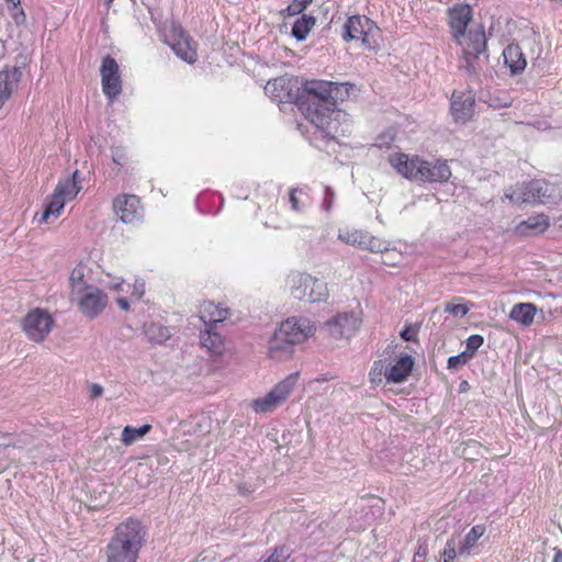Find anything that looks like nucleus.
Wrapping results in <instances>:
<instances>
[{
	"instance_id": "f257e3e1",
	"label": "nucleus",
	"mask_w": 562,
	"mask_h": 562,
	"mask_svg": "<svg viewBox=\"0 0 562 562\" xmlns=\"http://www.w3.org/2000/svg\"><path fill=\"white\" fill-rule=\"evenodd\" d=\"M316 333V325L305 317H289L276 328L268 340L267 355L274 361H285L293 357L294 347L304 344Z\"/></svg>"
},
{
	"instance_id": "f03ea898",
	"label": "nucleus",
	"mask_w": 562,
	"mask_h": 562,
	"mask_svg": "<svg viewBox=\"0 0 562 562\" xmlns=\"http://www.w3.org/2000/svg\"><path fill=\"white\" fill-rule=\"evenodd\" d=\"M471 19L472 9L469 4L459 3L448 10L451 35L467 59L477 57L486 47V36L482 26L472 27L467 32Z\"/></svg>"
},
{
	"instance_id": "7ed1b4c3",
	"label": "nucleus",
	"mask_w": 562,
	"mask_h": 562,
	"mask_svg": "<svg viewBox=\"0 0 562 562\" xmlns=\"http://www.w3.org/2000/svg\"><path fill=\"white\" fill-rule=\"evenodd\" d=\"M144 537L145 531L138 520L121 522L106 547V562H136Z\"/></svg>"
},
{
	"instance_id": "20e7f679",
	"label": "nucleus",
	"mask_w": 562,
	"mask_h": 562,
	"mask_svg": "<svg viewBox=\"0 0 562 562\" xmlns=\"http://www.w3.org/2000/svg\"><path fill=\"white\" fill-rule=\"evenodd\" d=\"M284 289L291 297L305 303H322L329 297L327 283L323 279L297 270L286 276Z\"/></svg>"
},
{
	"instance_id": "39448f33",
	"label": "nucleus",
	"mask_w": 562,
	"mask_h": 562,
	"mask_svg": "<svg viewBox=\"0 0 562 562\" xmlns=\"http://www.w3.org/2000/svg\"><path fill=\"white\" fill-rule=\"evenodd\" d=\"M414 368V359L407 353H398L375 361L369 372L372 384H398L405 382Z\"/></svg>"
},
{
	"instance_id": "423d86ee",
	"label": "nucleus",
	"mask_w": 562,
	"mask_h": 562,
	"mask_svg": "<svg viewBox=\"0 0 562 562\" xmlns=\"http://www.w3.org/2000/svg\"><path fill=\"white\" fill-rule=\"evenodd\" d=\"M303 113L324 137L336 138L350 131L349 115L334 105L321 110L314 103V108H304Z\"/></svg>"
},
{
	"instance_id": "0eeeda50",
	"label": "nucleus",
	"mask_w": 562,
	"mask_h": 562,
	"mask_svg": "<svg viewBox=\"0 0 562 562\" xmlns=\"http://www.w3.org/2000/svg\"><path fill=\"white\" fill-rule=\"evenodd\" d=\"M299 382V373H291L276 383L268 393L252 400L249 404L256 414H271L284 405L294 392Z\"/></svg>"
},
{
	"instance_id": "6e6552de",
	"label": "nucleus",
	"mask_w": 562,
	"mask_h": 562,
	"mask_svg": "<svg viewBox=\"0 0 562 562\" xmlns=\"http://www.w3.org/2000/svg\"><path fill=\"white\" fill-rule=\"evenodd\" d=\"M349 89L348 83L324 80L306 81L304 85V91L308 95L306 108H314V102L321 110H324L325 106H333L338 100L348 95Z\"/></svg>"
},
{
	"instance_id": "1a4fd4ad",
	"label": "nucleus",
	"mask_w": 562,
	"mask_h": 562,
	"mask_svg": "<svg viewBox=\"0 0 562 562\" xmlns=\"http://www.w3.org/2000/svg\"><path fill=\"white\" fill-rule=\"evenodd\" d=\"M363 323V311L360 307L339 312L324 324L326 334L334 340L348 341L357 335Z\"/></svg>"
},
{
	"instance_id": "9d476101",
	"label": "nucleus",
	"mask_w": 562,
	"mask_h": 562,
	"mask_svg": "<svg viewBox=\"0 0 562 562\" xmlns=\"http://www.w3.org/2000/svg\"><path fill=\"white\" fill-rule=\"evenodd\" d=\"M344 38L346 41L360 40L368 49H376L380 46L381 31L367 16L353 15L345 24Z\"/></svg>"
},
{
	"instance_id": "9b49d317",
	"label": "nucleus",
	"mask_w": 562,
	"mask_h": 562,
	"mask_svg": "<svg viewBox=\"0 0 562 562\" xmlns=\"http://www.w3.org/2000/svg\"><path fill=\"white\" fill-rule=\"evenodd\" d=\"M55 326L52 314L43 308H32L21 319V328L29 340L33 342L44 341Z\"/></svg>"
},
{
	"instance_id": "f8f14e48",
	"label": "nucleus",
	"mask_w": 562,
	"mask_h": 562,
	"mask_svg": "<svg viewBox=\"0 0 562 562\" xmlns=\"http://www.w3.org/2000/svg\"><path fill=\"white\" fill-rule=\"evenodd\" d=\"M70 301L86 318L93 319L104 312L109 297L103 290L91 285L70 296Z\"/></svg>"
},
{
	"instance_id": "ddd939ff",
	"label": "nucleus",
	"mask_w": 562,
	"mask_h": 562,
	"mask_svg": "<svg viewBox=\"0 0 562 562\" xmlns=\"http://www.w3.org/2000/svg\"><path fill=\"white\" fill-rule=\"evenodd\" d=\"M338 239L347 245L358 247L360 249L378 252L387 250V243L379 237L370 235L368 232L345 227L338 232Z\"/></svg>"
},
{
	"instance_id": "4468645a",
	"label": "nucleus",
	"mask_w": 562,
	"mask_h": 562,
	"mask_svg": "<svg viewBox=\"0 0 562 562\" xmlns=\"http://www.w3.org/2000/svg\"><path fill=\"white\" fill-rule=\"evenodd\" d=\"M100 75L102 91L110 101H113L122 91L119 65L114 58L110 56L103 58Z\"/></svg>"
},
{
	"instance_id": "2eb2a0df",
	"label": "nucleus",
	"mask_w": 562,
	"mask_h": 562,
	"mask_svg": "<svg viewBox=\"0 0 562 562\" xmlns=\"http://www.w3.org/2000/svg\"><path fill=\"white\" fill-rule=\"evenodd\" d=\"M166 42L170 45L175 54L187 61L193 64L196 60V50L191 43L190 37L180 26L172 25L169 33L166 34Z\"/></svg>"
},
{
	"instance_id": "dca6fc26",
	"label": "nucleus",
	"mask_w": 562,
	"mask_h": 562,
	"mask_svg": "<svg viewBox=\"0 0 562 562\" xmlns=\"http://www.w3.org/2000/svg\"><path fill=\"white\" fill-rule=\"evenodd\" d=\"M113 210L115 215L126 224H136L143 218V210L136 195H119L113 201Z\"/></svg>"
},
{
	"instance_id": "f3484780",
	"label": "nucleus",
	"mask_w": 562,
	"mask_h": 562,
	"mask_svg": "<svg viewBox=\"0 0 562 562\" xmlns=\"http://www.w3.org/2000/svg\"><path fill=\"white\" fill-rule=\"evenodd\" d=\"M475 98L472 92L454 91L451 99V113L454 121L467 122L474 113Z\"/></svg>"
},
{
	"instance_id": "a211bd4d",
	"label": "nucleus",
	"mask_w": 562,
	"mask_h": 562,
	"mask_svg": "<svg viewBox=\"0 0 562 562\" xmlns=\"http://www.w3.org/2000/svg\"><path fill=\"white\" fill-rule=\"evenodd\" d=\"M294 86L295 81L292 78L282 76L268 81L265 91L274 101L289 102L294 98Z\"/></svg>"
},
{
	"instance_id": "6ab92c4d",
	"label": "nucleus",
	"mask_w": 562,
	"mask_h": 562,
	"mask_svg": "<svg viewBox=\"0 0 562 562\" xmlns=\"http://www.w3.org/2000/svg\"><path fill=\"white\" fill-rule=\"evenodd\" d=\"M418 158V155L395 151L390 154L387 160L397 175L412 181L415 169L417 168Z\"/></svg>"
},
{
	"instance_id": "aec40b11",
	"label": "nucleus",
	"mask_w": 562,
	"mask_h": 562,
	"mask_svg": "<svg viewBox=\"0 0 562 562\" xmlns=\"http://www.w3.org/2000/svg\"><path fill=\"white\" fill-rule=\"evenodd\" d=\"M535 191L539 195V204H558L562 202V184L544 180H535Z\"/></svg>"
},
{
	"instance_id": "412c9836",
	"label": "nucleus",
	"mask_w": 562,
	"mask_h": 562,
	"mask_svg": "<svg viewBox=\"0 0 562 562\" xmlns=\"http://www.w3.org/2000/svg\"><path fill=\"white\" fill-rule=\"evenodd\" d=\"M92 277V269L88 263L80 261L77 263L69 274V289L70 296L80 292L81 290L91 286L89 283Z\"/></svg>"
},
{
	"instance_id": "4be33fe9",
	"label": "nucleus",
	"mask_w": 562,
	"mask_h": 562,
	"mask_svg": "<svg viewBox=\"0 0 562 562\" xmlns=\"http://www.w3.org/2000/svg\"><path fill=\"white\" fill-rule=\"evenodd\" d=\"M549 225V217L543 213H539L517 224L515 233L520 236L538 235L546 232Z\"/></svg>"
},
{
	"instance_id": "5701e85b",
	"label": "nucleus",
	"mask_w": 562,
	"mask_h": 562,
	"mask_svg": "<svg viewBox=\"0 0 562 562\" xmlns=\"http://www.w3.org/2000/svg\"><path fill=\"white\" fill-rule=\"evenodd\" d=\"M228 314L227 307L212 301H204L199 307V316L204 324L221 323L227 318Z\"/></svg>"
},
{
	"instance_id": "b1692460",
	"label": "nucleus",
	"mask_w": 562,
	"mask_h": 562,
	"mask_svg": "<svg viewBox=\"0 0 562 562\" xmlns=\"http://www.w3.org/2000/svg\"><path fill=\"white\" fill-rule=\"evenodd\" d=\"M22 71L16 68H7L0 71V100L7 101L18 89Z\"/></svg>"
},
{
	"instance_id": "393cba45",
	"label": "nucleus",
	"mask_w": 562,
	"mask_h": 562,
	"mask_svg": "<svg viewBox=\"0 0 562 562\" xmlns=\"http://www.w3.org/2000/svg\"><path fill=\"white\" fill-rule=\"evenodd\" d=\"M80 190L81 184L78 180V171L76 170L70 177L59 180L53 193L68 203L76 199Z\"/></svg>"
},
{
	"instance_id": "a878e982",
	"label": "nucleus",
	"mask_w": 562,
	"mask_h": 562,
	"mask_svg": "<svg viewBox=\"0 0 562 562\" xmlns=\"http://www.w3.org/2000/svg\"><path fill=\"white\" fill-rule=\"evenodd\" d=\"M538 308L532 303H517L510 308L508 317L520 324L524 327H529L533 324Z\"/></svg>"
},
{
	"instance_id": "bb28decb",
	"label": "nucleus",
	"mask_w": 562,
	"mask_h": 562,
	"mask_svg": "<svg viewBox=\"0 0 562 562\" xmlns=\"http://www.w3.org/2000/svg\"><path fill=\"white\" fill-rule=\"evenodd\" d=\"M66 202L53 193L44 209V211L34 216V221L40 224H48L56 221L63 213Z\"/></svg>"
},
{
	"instance_id": "cd10ccee",
	"label": "nucleus",
	"mask_w": 562,
	"mask_h": 562,
	"mask_svg": "<svg viewBox=\"0 0 562 562\" xmlns=\"http://www.w3.org/2000/svg\"><path fill=\"white\" fill-rule=\"evenodd\" d=\"M427 170V183L447 182L452 176L450 166L442 159L428 160Z\"/></svg>"
},
{
	"instance_id": "c85d7f7f",
	"label": "nucleus",
	"mask_w": 562,
	"mask_h": 562,
	"mask_svg": "<svg viewBox=\"0 0 562 562\" xmlns=\"http://www.w3.org/2000/svg\"><path fill=\"white\" fill-rule=\"evenodd\" d=\"M503 57L513 74L521 72L527 66V60L518 45H508L503 52Z\"/></svg>"
},
{
	"instance_id": "c756f323",
	"label": "nucleus",
	"mask_w": 562,
	"mask_h": 562,
	"mask_svg": "<svg viewBox=\"0 0 562 562\" xmlns=\"http://www.w3.org/2000/svg\"><path fill=\"white\" fill-rule=\"evenodd\" d=\"M485 531L486 528L484 525L473 526L458 547L460 557H469L472 550L477 547V542L484 536Z\"/></svg>"
},
{
	"instance_id": "7c9ffc66",
	"label": "nucleus",
	"mask_w": 562,
	"mask_h": 562,
	"mask_svg": "<svg viewBox=\"0 0 562 562\" xmlns=\"http://www.w3.org/2000/svg\"><path fill=\"white\" fill-rule=\"evenodd\" d=\"M200 341L201 345L213 355L220 356L225 351L224 338L211 328L201 333Z\"/></svg>"
},
{
	"instance_id": "2f4dec72",
	"label": "nucleus",
	"mask_w": 562,
	"mask_h": 562,
	"mask_svg": "<svg viewBox=\"0 0 562 562\" xmlns=\"http://www.w3.org/2000/svg\"><path fill=\"white\" fill-rule=\"evenodd\" d=\"M151 429V425L145 424L138 428L125 426L122 430L121 441L124 446L128 447L136 441L142 440Z\"/></svg>"
},
{
	"instance_id": "473e14b6",
	"label": "nucleus",
	"mask_w": 562,
	"mask_h": 562,
	"mask_svg": "<svg viewBox=\"0 0 562 562\" xmlns=\"http://www.w3.org/2000/svg\"><path fill=\"white\" fill-rule=\"evenodd\" d=\"M145 334L150 341L162 344L172 336V330L161 324H150L146 327Z\"/></svg>"
},
{
	"instance_id": "72a5a7b5",
	"label": "nucleus",
	"mask_w": 562,
	"mask_h": 562,
	"mask_svg": "<svg viewBox=\"0 0 562 562\" xmlns=\"http://www.w3.org/2000/svg\"><path fill=\"white\" fill-rule=\"evenodd\" d=\"M315 25V18L308 15H302L297 19L292 27V35L297 41L306 40L308 33Z\"/></svg>"
},
{
	"instance_id": "f704fd0d",
	"label": "nucleus",
	"mask_w": 562,
	"mask_h": 562,
	"mask_svg": "<svg viewBox=\"0 0 562 562\" xmlns=\"http://www.w3.org/2000/svg\"><path fill=\"white\" fill-rule=\"evenodd\" d=\"M525 190V183H517L515 186H512L505 190V199H507L512 204L515 205L526 204Z\"/></svg>"
},
{
	"instance_id": "c9c22d12",
	"label": "nucleus",
	"mask_w": 562,
	"mask_h": 562,
	"mask_svg": "<svg viewBox=\"0 0 562 562\" xmlns=\"http://www.w3.org/2000/svg\"><path fill=\"white\" fill-rule=\"evenodd\" d=\"M382 257V262L386 266L395 267L401 263L403 256L401 252L396 251L394 248H390L387 246V250L380 251Z\"/></svg>"
},
{
	"instance_id": "e433bc0d",
	"label": "nucleus",
	"mask_w": 562,
	"mask_h": 562,
	"mask_svg": "<svg viewBox=\"0 0 562 562\" xmlns=\"http://www.w3.org/2000/svg\"><path fill=\"white\" fill-rule=\"evenodd\" d=\"M146 292V282L142 278H136L132 284L131 302L140 301Z\"/></svg>"
},
{
	"instance_id": "4c0bfd02",
	"label": "nucleus",
	"mask_w": 562,
	"mask_h": 562,
	"mask_svg": "<svg viewBox=\"0 0 562 562\" xmlns=\"http://www.w3.org/2000/svg\"><path fill=\"white\" fill-rule=\"evenodd\" d=\"M427 167H428V160H426L419 156L418 162H417V168L415 169L412 181L427 182V172H428Z\"/></svg>"
},
{
	"instance_id": "58836bf2",
	"label": "nucleus",
	"mask_w": 562,
	"mask_h": 562,
	"mask_svg": "<svg viewBox=\"0 0 562 562\" xmlns=\"http://www.w3.org/2000/svg\"><path fill=\"white\" fill-rule=\"evenodd\" d=\"M471 352L463 351L457 356H452L448 359V368L449 369H458L464 364H467L471 360Z\"/></svg>"
},
{
	"instance_id": "ea45409f",
	"label": "nucleus",
	"mask_w": 562,
	"mask_h": 562,
	"mask_svg": "<svg viewBox=\"0 0 562 562\" xmlns=\"http://www.w3.org/2000/svg\"><path fill=\"white\" fill-rule=\"evenodd\" d=\"M458 557H460V554L458 553V548L454 540H448L442 551L443 562H453Z\"/></svg>"
},
{
	"instance_id": "a19ab883",
	"label": "nucleus",
	"mask_w": 562,
	"mask_h": 562,
	"mask_svg": "<svg viewBox=\"0 0 562 562\" xmlns=\"http://www.w3.org/2000/svg\"><path fill=\"white\" fill-rule=\"evenodd\" d=\"M109 280L104 282V286L113 292H121L124 289L125 281L119 276H108Z\"/></svg>"
},
{
	"instance_id": "79ce46f5",
	"label": "nucleus",
	"mask_w": 562,
	"mask_h": 562,
	"mask_svg": "<svg viewBox=\"0 0 562 562\" xmlns=\"http://www.w3.org/2000/svg\"><path fill=\"white\" fill-rule=\"evenodd\" d=\"M526 190H525V202L526 204H539V195L533 190L535 189V180L525 183Z\"/></svg>"
},
{
	"instance_id": "37998d69",
	"label": "nucleus",
	"mask_w": 562,
	"mask_h": 562,
	"mask_svg": "<svg viewBox=\"0 0 562 562\" xmlns=\"http://www.w3.org/2000/svg\"><path fill=\"white\" fill-rule=\"evenodd\" d=\"M483 342L484 338L481 335H472L467 339V349L464 351L471 352L472 358Z\"/></svg>"
},
{
	"instance_id": "c03bdc74",
	"label": "nucleus",
	"mask_w": 562,
	"mask_h": 562,
	"mask_svg": "<svg viewBox=\"0 0 562 562\" xmlns=\"http://www.w3.org/2000/svg\"><path fill=\"white\" fill-rule=\"evenodd\" d=\"M313 0H293L286 11L290 15L300 14Z\"/></svg>"
},
{
	"instance_id": "a18cd8bd",
	"label": "nucleus",
	"mask_w": 562,
	"mask_h": 562,
	"mask_svg": "<svg viewBox=\"0 0 562 562\" xmlns=\"http://www.w3.org/2000/svg\"><path fill=\"white\" fill-rule=\"evenodd\" d=\"M112 160L114 164L123 167L127 164L128 157L123 148L115 147L112 149Z\"/></svg>"
},
{
	"instance_id": "49530a36",
	"label": "nucleus",
	"mask_w": 562,
	"mask_h": 562,
	"mask_svg": "<svg viewBox=\"0 0 562 562\" xmlns=\"http://www.w3.org/2000/svg\"><path fill=\"white\" fill-rule=\"evenodd\" d=\"M447 313L454 316H464L469 312V308L464 304H448L445 308Z\"/></svg>"
},
{
	"instance_id": "de8ad7c7",
	"label": "nucleus",
	"mask_w": 562,
	"mask_h": 562,
	"mask_svg": "<svg viewBox=\"0 0 562 562\" xmlns=\"http://www.w3.org/2000/svg\"><path fill=\"white\" fill-rule=\"evenodd\" d=\"M15 446V440L12 434L0 431V449Z\"/></svg>"
},
{
	"instance_id": "09e8293b",
	"label": "nucleus",
	"mask_w": 562,
	"mask_h": 562,
	"mask_svg": "<svg viewBox=\"0 0 562 562\" xmlns=\"http://www.w3.org/2000/svg\"><path fill=\"white\" fill-rule=\"evenodd\" d=\"M395 136L393 132H387L376 139V146L379 147H387L393 140Z\"/></svg>"
},
{
	"instance_id": "8fccbe9b",
	"label": "nucleus",
	"mask_w": 562,
	"mask_h": 562,
	"mask_svg": "<svg viewBox=\"0 0 562 562\" xmlns=\"http://www.w3.org/2000/svg\"><path fill=\"white\" fill-rule=\"evenodd\" d=\"M335 193L330 188H326L325 198H324V207L326 211L331 209L334 202Z\"/></svg>"
},
{
	"instance_id": "3c124183",
	"label": "nucleus",
	"mask_w": 562,
	"mask_h": 562,
	"mask_svg": "<svg viewBox=\"0 0 562 562\" xmlns=\"http://www.w3.org/2000/svg\"><path fill=\"white\" fill-rule=\"evenodd\" d=\"M297 192H300L297 189H293V190H291V193H290V202H291L292 209L294 211H300L299 200L296 198Z\"/></svg>"
},
{
	"instance_id": "603ef678",
	"label": "nucleus",
	"mask_w": 562,
	"mask_h": 562,
	"mask_svg": "<svg viewBox=\"0 0 562 562\" xmlns=\"http://www.w3.org/2000/svg\"><path fill=\"white\" fill-rule=\"evenodd\" d=\"M102 393H103V387L100 384H92L90 386L91 397L97 398V397L101 396Z\"/></svg>"
},
{
	"instance_id": "864d4df0",
	"label": "nucleus",
	"mask_w": 562,
	"mask_h": 562,
	"mask_svg": "<svg viewBox=\"0 0 562 562\" xmlns=\"http://www.w3.org/2000/svg\"><path fill=\"white\" fill-rule=\"evenodd\" d=\"M130 301L131 299H126V297H117L116 299V303L119 305V307L124 311V312H127L130 310Z\"/></svg>"
},
{
	"instance_id": "5fc2aeb1",
	"label": "nucleus",
	"mask_w": 562,
	"mask_h": 562,
	"mask_svg": "<svg viewBox=\"0 0 562 562\" xmlns=\"http://www.w3.org/2000/svg\"><path fill=\"white\" fill-rule=\"evenodd\" d=\"M401 337L407 341L413 340L415 337V331L411 328H405L401 331Z\"/></svg>"
},
{
	"instance_id": "6e6d98bb",
	"label": "nucleus",
	"mask_w": 562,
	"mask_h": 562,
	"mask_svg": "<svg viewBox=\"0 0 562 562\" xmlns=\"http://www.w3.org/2000/svg\"><path fill=\"white\" fill-rule=\"evenodd\" d=\"M554 555L552 562H562V552L561 550L554 549Z\"/></svg>"
},
{
	"instance_id": "4d7b16f0",
	"label": "nucleus",
	"mask_w": 562,
	"mask_h": 562,
	"mask_svg": "<svg viewBox=\"0 0 562 562\" xmlns=\"http://www.w3.org/2000/svg\"><path fill=\"white\" fill-rule=\"evenodd\" d=\"M426 554H427V549H426L425 547H422V546H420V547L418 548L417 552L415 553V559H416L417 557L423 558V557H425Z\"/></svg>"
},
{
	"instance_id": "13d9d810",
	"label": "nucleus",
	"mask_w": 562,
	"mask_h": 562,
	"mask_svg": "<svg viewBox=\"0 0 562 562\" xmlns=\"http://www.w3.org/2000/svg\"><path fill=\"white\" fill-rule=\"evenodd\" d=\"M7 1L12 3L14 7H16L20 3V0H7Z\"/></svg>"
},
{
	"instance_id": "bf43d9fd",
	"label": "nucleus",
	"mask_w": 562,
	"mask_h": 562,
	"mask_svg": "<svg viewBox=\"0 0 562 562\" xmlns=\"http://www.w3.org/2000/svg\"><path fill=\"white\" fill-rule=\"evenodd\" d=\"M103 1L105 2L106 7L109 8L114 0H103Z\"/></svg>"
},
{
	"instance_id": "052dcab7",
	"label": "nucleus",
	"mask_w": 562,
	"mask_h": 562,
	"mask_svg": "<svg viewBox=\"0 0 562 562\" xmlns=\"http://www.w3.org/2000/svg\"><path fill=\"white\" fill-rule=\"evenodd\" d=\"M558 222H559L560 227H562V216L559 217Z\"/></svg>"
}]
</instances>
